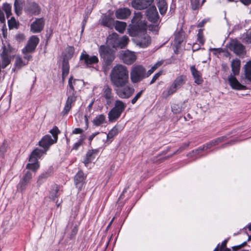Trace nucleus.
Masks as SVG:
<instances>
[{
    "label": "nucleus",
    "mask_w": 251,
    "mask_h": 251,
    "mask_svg": "<svg viewBox=\"0 0 251 251\" xmlns=\"http://www.w3.org/2000/svg\"><path fill=\"white\" fill-rule=\"evenodd\" d=\"M110 78L112 84L115 87L122 86L128 83V71L126 66L117 64L111 71Z\"/></svg>",
    "instance_id": "nucleus-1"
},
{
    "label": "nucleus",
    "mask_w": 251,
    "mask_h": 251,
    "mask_svg": "<svg viewBox=\"0 0 251 251\" xmlns=\"http://www.w3.org/2000/svg\"><path fill=\"white\" fill-rule=\"evenodd\" d=\"M142 15L141 12L135 13L132 19V25L128 29V32L130 36L135 37L140 33L146 32V29L145 24L142 21Z\"/></svg>",
    "instance_id": "nucleus-2"
},
{
    "label": "nucleus",
    "mask_w": 251,
    "mask_h": 251,
    "mask_svg": "<svg viewBox=\"0 0 251 251\" xmlns=\"http://www.w3.org/2000/svg\"><path fill=\"white\" fill-rule=\"evenodd\" d=\"M126 104L121 100L115 101L114 106L109 111L108 114V120L110 122H114L117 120L126 108Z\"/></svg>",
    "instance_id": "nucleus-3"
},
{
    "label": "nucleus",
    "mask_w": 251,
    "mask_h": 251,
    "mask_svg": "<svg viewBox=\"0 0 251 251\" xmlns=\"http://www.w3.org/2000/svg\"><path fill=\"white\" fill-rule=\"evenodd\" d=\"M147 77L146 70L142 65H138L133 66L130 73L131 81L136 83Z\"/></svg>",
    "instance_id": "nucleus-4"
},
{
    "label": "nucleus",
    "mask_w": 251,
    "mask_h": 251,
    "mask_svg": "<svg viewBox=\"0 0 251 251\" xmlns=\"http://www.w3.org/2000/svg\"><path fill=\"white\" fill-rule=\"evenodd\" d=\"M114 89L116 95L121 99H127L130 98L134 93L135 89L129 84L122 86L115 87Z\"/></svg>",
    "instance_id": "nucleus-5"
},
{
    "label": "nucleus",
    "mask_w": 251,
    "mask_h": 251,
    "mask_svg": "<svg viewBox=\"0 0 251 251\" xmlns=\"http://www.w3.org/2000/svg\"><path fill=\"white\" fill-rule=\"evenodd\" d=\"M100 53L106 65H110L115 59L113 50L105 46H101L100 47Z\"/></svg>",
    "instance_id": "nucleus-6"
},
{
    "label": "nucleus",
    "mask_w": 251,
    "mask_h": 251,
    "mask_svg": "<svg viewBox=\"0 0 251 251\" xmlns=\"http://www.w3.org/2000/svg\"><path fill=\"white\" fill-rule=\"evenodd\" d=\"M11 51L12 48L10 46L8 47L4 46L3 51L1 53V68L4 69L9 65L11 60Z\"/></svg>",
    "instance_id": "nucleus-7"
},
{
    "label": "nucleus",
    "mask_w": 251,
    "mask_h": 251,
    "mask_svg": "<svg viewBox=\"0 0 251 251\" xmlns=\"http://www.w3.org/2000/svg\"><path fill=\"white\" fill-rule=\"evenodd\" d=\"M121 56L123 62L127 65L133 63L137 58L135 52L129 50L122 51Z\"/></svg>",
    "instance_id": "nucleus-8"
},
{
    "label": "nucleus",
    "mask_w": 251,
    "mask_h": 251,
    "mask_svg": "<svg viewBox=\"0 0 251 251\" xmlns=\"http://www.w3.org/2000/svg\"><path fill=\"white\" fill-rule=\"evenodd\" d=\"M39 41V39L36 36H32L28 40L25 47L22 49V53L25 52H34Z\"/></svg>",
    "instance_id": "nucleus-9"
},
{
    "label": "nucleus",
    "mask_w": 251,
    "mask_h": 251,
    "mask_svg": "<svg viewBox=\"0 0 251 251\" xmlns=\"http://www.w3.org/2000/svg\"><path fill=\"white\" fill-rule=\"evenodd\" d=\"M229 49L237 55H243L245 52L244 46L236 40L231 41L229 45Z\"/></svg>",
    "instance_id": "nucleus-10"
},
{
    "label": "nucleus",
    "mask_w": 251,
    "mask_h": 251,
    "mask_svg": "<svg viewBox=\"0 0 251 251\" xmlns=\"http://www.w3.org/2000/svg\"><path fill=\"white\" fill-rule=\"evenodd\" d=\"M153 1V0H133L132 6L135 9L142 10L150 6Z\"/></svg>",
    "instance_id": "nucleus-11"
},
{
    "label": "nucleus",
    "mask_w": 251,
    "mask_h": 251,
    "mask_svg": "<svg viewBox=\"0 0 251 251\" xmlns=\"http://www.w3.org/2000/svg\"><path fill=\"white\" fill-rule=\"evenodd\" d=\"M68 93H69L70 95L68 97L65 107L63 109V110L62 111V114L63 115L68 114L72 108V104L76 100V98L75 93L72 92L70 91H68Z\"/></svg>",
    "instance_id": "nucleus-12"
},
{
    "label": "nucleus",
    "mask_w": 251,
    "mask_h": 251,
    "mask_svg": "<svg viewBox=\"0 0 251 251\" xmlns=\"http://www.w3.org/2000/svg\"><path fill=\"white\" fill-rule=\"evenodd\" d=\"M148 19L151 22L156 23L159 20V16L156 8L154 6H151L146 11Z\"/></svg>",
    "instance_id": "nucleus-13"
},
{
    "label": "nucleus",
    "mask_w": 251,
    "mask_h": 251,
    "mask_svg": "<svg viewBox=\"0 0 251 251\" xmlns=\"http://www.w3.org/2000/svg\"><path fill=\"white\" fill-rule=\"evenodd\" d=\"M234 76L230 74L228 77V80L231 87L237 90H245L246 87L241 84Z\"/></svg>",
    "instance_id": "nucleus-14"
},
{
    "label": "nucleus",
    "mask_w": 251,
    "mask_h": 251,
    "mask_svg": "<svg viewBox=\"0 0 251 251\" xmlns=\"http://www.w3.org/2000/svg\"><path fill=\"white\" fill-rule=\"evenodd\" d=\"M80 59L81 61H83L87 66L95 64L99 62V59L96 56H90L85 51L81 53Z\"/></svg>",
    "instance_id": "nucleus-15"
},
{
    "label": "nucleus",
    "mask_w": 251,
    "mask_h": 251,
    "mask_svg": "<svg viewBox=\"0 0 251 251\" xmlns=\"http://www.w3.org/2000/svg\"><path fill=\"white\" fill-rule=\"evenodd\" d=\"M44 25L43 19H37L30 25L31 31L33 33H39L43 30Z\"/></svg>",
    "instance_id": "nucleus-16"
},
{
    "label": "nucleus",
    "mask_w": 251,
    "mask_h": 251,
    "mask_svg": "<svg viewBox=\"0 0 251 251\" xmlns=\"http://www.w3.org/2000/svg\"><path fill=\"white\" fill-rule=\"evenodd\" d=\"M3 11L5 12L7 18H8L11 14V6L7 3H5L3 4L2 8L0 7V22L1 23H4L5 21Z\"/></svg>",
    "instance_id": "nucleus-17"
},
{
    "label": "nucleus",
    "mask_w": 251,
    "mask_h": 251,
    "mask_svg": "<svg viewBox=\"0 0 251 251\" xmlns=\"http://www.w3.org/2000/svg\"><path fill=\"white\" fill-rule=\"evenodd\" d=\"M103 96L106 100V104L110 105L114 100V95L112 89L108 85H106L103 89Z\"/></svg>",
    "instance_id": "nucleus-18"
},
{
    "label": "nucleus",
    "mask_w": 251,
    "mask_h": 251,
    "mask_svg": "<svg viewBox=\"0 0 251 251\" xmlns=\"http://www.w3.org/2000/svg\"><path fill=\"white\" fill-rule=\"evenodd\" d=\"M25 9L28 13L35 15H38L41 11L38 4L33 1H28Z\"/></svg>",
    "instance_id": "nucleus-19"
},
{
    "label": "nucleus",
    "mask_w": 251,
    "mask_h": 251,
    "mask_svg": "<svg viewBox=\"0 0 251 251\" xmlns=\"http://www.w3.org/2000/svg\"><path fill=\"white\" fill-rule=\"evenodd\" d=\"M56 142V141L53 138H51L50 135H46L44 136L42 138V140L39 142V145L40 146L46 149L45 150V151H46L51 145Z\"/></svg>",
    "instance_id": "nucleus-20"
},
{
    "label": "nucleus",
    "mask_w": 251,
    "mask_h": 251,
    "mask_svg": "<svg viewBox=\"0 0 251 251\" xmlns=\"http://www.w3.org/2000/svg\"><path fill=\"white\" fill-rule=\"evenodd\" d=\"M118 132V128L116 126H114L109 131L107 134L104 132L100 133V137L102 139L106 138L105 143L108 145L112 141L110 139H112Z\"/></svg>",
    "instance_id": "nucleus-21"
},
{
    "label": "nucleus",
    "mask_w": 251,
    "mask_h": 251,
    "mask_svg": "<svg viewBox=\"0 0 251 251\" xmlns=\"http://www.w3.org/2000/svg\"><path fill=\"white\" fill-rule=\"evenodd\" d=\"M118 35L116 33L110 34L107 38L106 44L107 47L116 48L118 47Z\"/></svg>",
    "instance_id": "nucleus-22"
},
{
    "label": "nucleus",
    "mask_w": 251,
    "mask_h": 251,
    "mask_svg": "<svg viewBox=\"0 0 251 251\" xmlns=\"http://www.w3.org/2000/svg\"><path fill=\"white\" fill-rule=\"evenodd\" d=\"M70 89L69 91L75 93V90L79 89L83 84V82L79 79H73V77L71 76L68 81Z\"/></svg>",
    "instance_id": "nucleus-23"
},
{
    "label": "nucleus",
    "mask_w": 251,
    "mask_h": 251,
    "mask_svg": "<svg viewBox=\"0 0 251 251\" xmlns=\"http://www.w3.org/2000/svg\"><path fill=\"white\" fill-rule=\"evenodd\" d=\"M224 139V137H220L212 141L211 142H209V143L207 144L206 145H205L203 146V148H200L195 151H192L193 153L194 154H198L201 151L203 150H206L207 149L210 148L211 147L215 146L216 145H217L219 143L223 141V140Z\"/></svg>",
    "instance_id": "nucleus-24"
},
{
    "label": "nucleus",
    "mask_w": 251,
    "mask_h": 251,
    "mask_svg": "<svg viewBox=\"0 0 251 251\" xmlns=\"http://www.w3.org/2000/svg\"><path fill=\"white\" fill-rule=\"evenodd\" d=\"M101 24L111 29L114 26V20L109 15H103L101 18Z\"/></svg>",
    "instance_id": "nucleus-25"
},
{
    "label": "nucleus",
    "mask_w": 251,
    "mask_h": 251,
    "mask_svg": "<svg viewBox=\"0 0 251 251\" xmlns=\"http://www.w3.org/2000/svg\"><path fill=\"white\" fill-rule=\"evenodd\" d=\"M32 178V174L30 172H27L24 175L23 178L19 182L20 189L21 191L24 190L27 184Z\"/></svg>",
    "instance_id": "nucleus-26"
},
{
    "label": "nucleus",
    "mask_w": 251,
    "mask_h": 251,
    "mask_svg": "<svg viewBox=\"0 0 251 251\" xmlns=\"http://www.w3.org/2000/svg\"><path fill=\"white\" fill-rule=\"evenodd\" d=\"M144 33H140L138 36L141 34H143V36L138 41L137 45L141 48H146L148 47L151 43V39L150 36L148 34H144Z\"/></svg>",
    "instance_id": "nucleus-27"
},
{
    "label": "nucleus",
    "mask_w": 251,
    "mask_h": 251,
    "mask_svg": "<svg viewBox=\"0 0 251 251\" xmlns=\"http://www.w3.org/2000/svg\"><path fill=\"white\" fill-rule=\"evenodd\" d=\"M130 14V10L127 8L119 9L115 13L116 18L119 19H126L128 18Z\"/></svg>",
    "instance_id": "nucleus-28"
},
{
    "label": "nucleus",
    "mask_w": 251,
    "mask_h": 251,
    "mask_svg": "<svg viewBox=\"0 0 251 251\" xmlns=\"http://www.w3.org/2000/svg\"><path fill=\"white\" fill-rule=\"evenodd\" d=\"M241 61L236 58L231 61V67L232 74L233 75H237L239 74L240 70Z\"/></svg>",
    "instance_id": "nucleus-29"
},
{
    "label": "nucleus",
    "mask_w": 251,
    "mask_h": 251,
    "mask_svg": "<svg viewBox=\"0 0 251 251\" xmlns=\"http://www.w3.org/2000/svg\"><path fill=\"white\" fill-rule=\"evenodd\" d=\"M97 153L98 150H89L87 152L85 159L83 161V163L86 166H87V165L94 159Z\"/></svg>",
    "instance_id": "nucleus-30"
},
{
    "label": "nucleus",
    "mask_w": 251,
    "mask_h": 251,
    "mask_svg": "<svg viewBox=\"0 0 251 251\" xmlns=\"http://www.w3.org/2000/svg\"><path fill=\"white\" fill-rule=\"evenodd\" d=\"M190 71L192 75L195 79V82L198 84L202 83L203 80L201 75L200 73L196 69L195 66L190 67Z\"/></svg>",
    "instance_id": "nucleus-31"
},
{
    "label": "nucleus",
    "mask_w": 251,
    "mask_h": 251,
    "mask_svg": "<svg viewBox=\"0 0 251 251\" xmlns=\"http://www.w3.org/2000/svg\"><path fill=\"white\" fill-rule=\"evenodd\" d=\"M85 178L84 173L82 171H79L75 176L74 181L76 186L79 188L82 186L83 182Z\"/></svg>",
    "instance_id": "nucleus-32"
},
{
    "label": "nucleus",
    "mask_w": 251,
    "mask_h": 251,
    "mask_svg": "<svg viewBox=\"0 0 251 251\" xmlns=\"http://www.w3.org/2000/svg\"><path fill=\"white\" fill-rule=\"evenodd\" d=\"M45 152V151H44L43 150L39 149H35L30 155L29 158V162H36L37 161L38 158H39Z\"/></svg>",
    "instance_id": "nucleus-33"
},
{
    "label": "nucleus",
    "mask_w": 251,
    "mask_h": 251,
    "mask_svg": "<svg viewBox=\"0 0 251 251\" xmlns=\"http://www.w3.org/2000/svg\"><path fill=\"white\" fill-rule=\"evenodd\" d=\"M176 87L173 83L166 90L164 91L162 93V97L164 98H167L173 94L175 93L177 89Z\"/></svg>",
    "instance_id": "nucleus-34"
},
{
    "label": "nucleus",
    "mask_w": 251,
    "mask_h": 251,
    "mask_svg": "<svg viewBox=\"0 0 251 251\" xmlns=\"http://www.w3.org/2000/svg\"><path fill=\"white\" fill-rule=\"evenodd\" d=\"M106 123L105 116L103 114H100L97 116L93 121V124L96 126H100Z\"/></svg>",
    "instance_id": "nucleus-35"
},
{
    "label": "nucleus",
    "mask_w": 251,
    "mask_h": 251,
    "mask_svg": "<svg viewBox=\"0 0 251 251\" xmlns=\"http://www.w3.org/2000/svg\"><path fill=\"white\" fill-rule=\"evenodd\" d=\"M157 6L161 15L165 14L167 9V4L165 0H156Z\"/></svg>",
    "instance_id": "nucleus-36"
},
{
    "label": "nucleus",
    "mask_w": 251,
    "mask_h": 251,
    "mask_svg": "<svg viewBox=\"0 0 251 251\" xmlns=\"http://www.w3.org/2000/svg\"><path fill=\"white\" fill-rule=\"evenodd\" d=\"M186 80V77L185 75H181L177 77L173 81V83L177 87V88H179L185 84Z\"/></svg>",
    "instance_id": "nucleus-37"
},
{
    "label": "nucleus",
    "mask_w": 251,
    "mask_h": 251,
    "mask_svg": "<svg viewBox=\"0 0 251 251\" xmlns=\"http://www.w3.org/2000/svg\"><path fill=\"white\" fill-rule=\"evenodd\" d=\"M244 74L245 77L251 82V61H248L244 67Z\"/></svg>",
    "instance_id": "nucleus-38"
},
{
    "label": "nucleus",
    "mask_w": 251,
    "mask_h": 251,
    "mask_svg": "<svg viewBox=\"0 0 251 251\" xmlns=\"http://www.w3.org/2000/svg\"><path fill=\"white\" fill-rule=\"evenodd\" d=\"M115 29L120 33H123L125 31L126 24L124 22L117 21L114 24Z\"/></svg>",
    "instance_id": "nucleus-39"
},
{
    "label": "nucleus",
    "mask_w": 251,
    "mask_h": 251,
    "mask_svg": "<svg viewBox=\"0 0 251 251\" xmlns=\"http://www.w3.org/2000/svg\"><path fill=\"white\" fill-rule=\"evenodd\" d=\"M69 66L68 60L64 59L62 62V79L64 80L65 77L68 75L69 72Z\"/></svg>",
    "instance_id": "nucleus-40"
},
{
    "label": "nucleus",
    "mask_w": 251,
    "mask_h": 251,
    "mask_svg": "<svg viewBox=\"0 0 251 251\" xmlns=\"http://www.w3.org/2000/svg\"><path fill=\"white\" fill-rule=\"evenodd\" d=\"M129 39L126 36H123L121 38H118V47L119 48L123 49L126 47L128 44Z\"/></svg>",
    "instance_id": "nucleus-41"
},
{
    "label": "nucleus",
    "mask_w": 251,
    "mask_h": 251,
    "mask_svg": "<svg viewBox=\"0 0 251 251\" xmlns=\"http://www.w3.org/2000/svg\"><path fill=\"white\" fill-rule=\"evenodd\" d=\"M59 191V187L57 185H54L53 186L51 190L50 193L49 198L53 201H54L55 199L59 196L58 192Z\"/></svg>",
    "instance_id": "nucleus-42"
},
{
    "label": "nucleus",
    "mask_w": 251,
    "mask_h": 251,
    "mask_svg": "<svg viewBox=\"0 0 251 251\" xmlns=\"http://www.w3.org/2000/svg\"><path fill=\"white\" fill-rule=\"evenodd\" d=\"M27 64V62L26 63H25V62L23 61V60L20 56H16L15 62V66L16 68L19 69L21 67L26 65Z\"/></svg>",
    "instance_id": "nucleus-43"
},
{
    "label": "nucleus",
    "mask_w": 251,
    "mask_h": 251,
    "mask_svg": "<svg viewBox=\"0 0 251 251\" xmlns=\"http://www.w3.org/2000/svg\"><path fill=\"white\" fill-rule=\"evenodd\" d=\"M51 175V172L50 171V172H47L46 173H43L41 174L38 178L37 183L38 185H40L47 178L50 176Z\"/></svg>",
    "instance_id": "nucleus-44"
},
{
    "label": "nucleus",
    "mask_w": 251,
    "mask_h": 251,
    "mask_svg": "<svg viewBox=\"0 0 251 251\" xmlns=\"http://www.w3.org/2000/svg\"><path fill=\"white\" fill-rule=\"evenodd\" d=\"M74 53V48L72 47H69L67 49L66 52L65 54L64 59L66 60L71 58Z\"/></svg>",
    "instance_id": "nucleus-45"
},
{
    "label": "nucleus",
    "mask_w": 251,
    "mask_h": 251,
    "mask_svg": "<svg viewBox=\"0 0 251 251\" xmlns=\"http://www.w3.org/2000/svg\"><path fill=\"white\" fill-rule=\"evenodd\" d=\"M14 9L15 13L18 15L21 13L22 6V3L19 0H15Z\"/></svg>",
    "instance_id": "nucleus-46"
},
{
    "label": "nucleus",
    "mask_w": 251,
    "mask_h": 251,
    "mask_svg": "<svg viewBox=\"0 0 251 251\" xmlns=\"http://www.w3.org/2000/svg\"><path fill=\"white\" fill-rule=\"evenodd\" d=\"M183 35L181 32H177L175 34V41L177 45H180L183 40Z\"/></svg>",
    "instance_id": "nucleus-47"
},
{
    "label": "nucleus",
    "mask_w": 251,
    "mask_h": 251,
    "mask_svg": "<svg viewBox=\"0 0 251 251\" xmlns=\"http://www.w3.org/2000/svg\"><path fill=\"white\" fill-rule=\"evenodd\" d=\"M39 167L38 161L36 162H32L27 164L26 168L28 169L31 170L33 171H36Z\"/></svg>",
    "instance_id": "nucleus-48"
},
{
    "label": "nucleus",
    "mask_w": 251,
    "mask_h": 251,
    "mask_svg": "<svg viewBox=\"0 0 251 251\" xmlns=\"http://www.w3.org/2000/svg\"><path fill=\"white\" fill-rule=\"evenodd\" d=\"M242 38L244 42L247 44L251 43V31L243 34Z\"/></svg>",
    "instance_id": "nucleus-49"
},
{
    "label": "nucleus",
    "mask_w": 251,
    "mask_h": 251,
    "mask_svg": "<svg viewBox=\"0 0 251 251\" xmlns=\"http://www.w3.org/2000/svg\"><path fill=\"white\" fill-rule=\"evenodd\" d=\"M8 26L10 29L18 27V22L14 17H11L10 19L8 20Z\"/></svg>",
    "instance_id": "nucleus-50"
},
{
    "label": "nucleus",
    "mask_w": 251,
    "mask_h": 251,
    "mask_svg": "<svg viewBox=\"0 0 251 251\" xmlns=\"http://www.w3.org/2000/svg\"><path fill=\"white\" fill-rule=\"evenodd\" d=\"M172 111L175 114L180 113L182 110V106L178 104L174 103L172 105Z\"/></svg>",
    "instance_id": "nucleus-51"
},
{
    "label": "nucleus",
    "mask_w": 251,
    "mask_h": 251,
    "mask_svg": "<svg viewBox=\"0 0 251 251\" xmlns=\"http://www.w3.org/2000/svg\"><path fill=\"white\" fill-rule=\"evenodd\" d=\"M50 133L52 135L53 137V139L57 142L58 138L57 135L60 133V131L57 127H54L52 129L50 130Z\"/></svg>",
    "instance_id": "nucleus-52"
},
{
    "label": "nucleus",
    "mask_w": 251,
    "mask_h": 251,
    "mask_svg": "<svg viewBox=\"0 0 251 251\" xmlns=\"http://www.w3.org/2000/svg\"><path fill=\"white\" fill-rule=\"evenodd\" d=\"M143 90H141L138 93H137L136 95L132 98V99L131 100V102L132 104H134L141 97L143 93Z\"/></svg>",
    "instance_id": "nucleus-53"
},
{
    "label": "nucleus",
    "mask_w": 251,
    "mask_h": 251,
    "mask_svg": "<svg viewBox=\"0 0 251 251\" xmlns=\"http://www.w3.org/2000/svg\"><path fill=\"white\" fill-rule=\"evenodd\" d=\"M191 6L193 10L198 9L200 4V0H191Z\"/></svg>",
    "instance_id": "nucleus-54"
},
{
    "label": "nucleus",
    "mask_w": 251,
    "mask_h": 251,
    "mask_svg": "<svg viewBox=\"0 0 251 251\" xmlns=\"http://www.w3.org/2000/svg\"><path fill=\"white\" fill-rule=\"evenodd\" d=\"M202 29H200L199 30V32L198 33L197 36H198V40L199 42L201 43L202 45L204 44V39H203L202 36Z\"/></svg>",
    "instance_id": "nucleus-55"
},
{
    "label": "nucleus",
    "mask_w": 251,
    "mask_h": 251,
    "mask_svg": "<svg viewBox=\"0 0 251 251\" xmlns=\"http://www.w3.org/2000/svg\"><path fill=\"white\" fill-rule=\"evenodd\" d=\"M162 74V71H159L157 73L155 74L153 76L151 81L150 82V84H152L155 82V81L159 78V77Z\"/></svg>",
    "instance_id": "nucleus-56"
},
{
    "label": "nucleus",
    "mask_w": 251,
    "mask_h": 251,
    "mask_svg": "<svg viewBox=\"0 0 251 251\" xmlns=\"http://www.w3.org/2000/svg\"><path fill=\"white\" fill-rule=\"evenodd\" d=\"M32 52H25V53H23L24 54V58L27 60V61L31 59L32 58V55L30 54V53Z\"/></svg>",
    "instance_id": "nucleus-57"
},
{
    "label": "nucleus",
    "mask_w": 251,
    "mask_h": 251,
    "mask_svg": "<svg viewBox=\"0 0 251 251\" xmlns=\"http://www.w3.org/2000/svg\"><path fill=\"white\" fill-rule=\"evenodd\" d=\"M78 231V228L76 226H75L72 230V233L71 234V238H74L75 235L77 234Z\"/></svg>",
    "instance_id": "nucleus-58"
},
{
    "label": "nucleus",
    "mask_w": 251,
    "mask_h": 251,
    "mask_svg": "<svg viewBox=\"0 0 251 251\" xmlns=\"http://www.w3.org/2000/svg\"><path fill=\"white\" fill-rule=\"evenodd\" d=\"M15 38L18 41L21 42L24 40L25 36L23 34H18L16 35Z\"/></svg>",
    "instance_id": "nucleus-59"
},
{
    "label": "nucleus",
    "mask_w": 251,
    "mask_h": 251,
    "mask_svg": "<svg viewBox=\"0 0 251 251\" xmlns=\"http://www.w3.org/2000/svg\"><path fill=\"white\" fill-rule=\"evenodd\" d=\"M83 131V130L80 128H75L73 131V133L74 134H80Z\"/></svg>",
    "instance_id": "nucleus-60"
},
{
    "label": "nucleus",
    "mask_w": 251,
    "mask_h": 251,
    "mask_svg": "<svg viewBox=\"0 0 251 251\" xmlns=\"http://www.w3.org/2000/svg\"><path fill=\"white\" fill-rule=\"evenodd\" d=\"M6 151V147L3 144L0 147V155H2Z\"/></svg>",
    "instance_id": "nucleus-61"
},
{
    "label": "nucleus",
    "mask_w": 251,
    "mask_h": 251,
    "mask_svg": "<svg viewBox=\"0 0 251 251\" xmlns=\"http://www.w3.org/2000/svg\"><path fill=\"white\" fill-rule=\"evenodd\" d=\"M162 64V62L161 61H158L156 63H155L152 67L153 69L154 70H156L157 69L159 66H160Z\"/></svg>",
    "instance_id": "nucleus-62"
},
{
    "label": "nucleus",
    "mask_w": 251,
    "mask_h": 251,
    "mask_svg": "<svg viewBox=\"0 0 251 251\" xmlns=\"http://www.w3.org/2000/svg\"><path fill=\"white\" fill-rule=\"evenodd\" d=\"M81 145V141H78L77 143H75L73 147V149H75V150H77L78 148Z\"/></svg>",
    "instance_id": "nucleus-63"
},
{
    "label": "nucleus",
    "mask_w": 251,
    "mask_h": 251,
    "mask_svg": "<svg viewBox=\"0 0 251 251\" xmlns=\"http://www.w3.org/2000/svg\"><path fill=\"white\" fill-rule=\"evenodd\" d=\"M245 5H249L251 3V0H240Z\"/></svg>",
    "instance_id": "nucleus-64"
}]
</instances>
